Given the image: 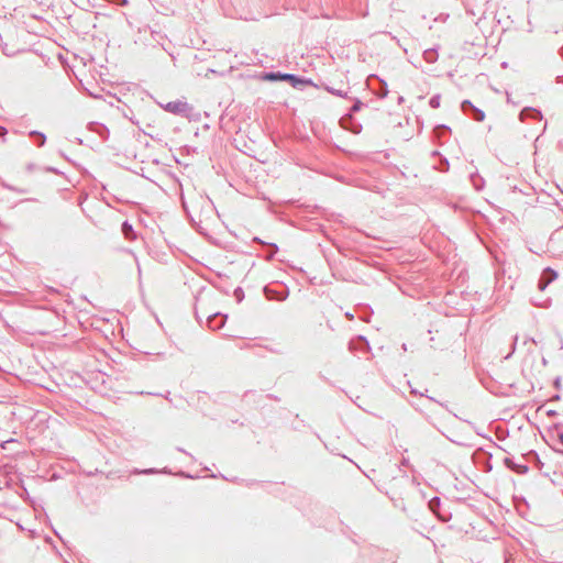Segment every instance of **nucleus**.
I'll return each mask as SVG.
<instances>
[{
	"mask_svg": "<svg viewBox=\"0 0 563 563\" xmlns=\"http://www.w3.org/2000/svg\"><path fill=\"white\" fill-rule=\"evenodd\" d=\"M164 109L174 114L187 115L191 110V107L184 100H175L166 103Z\"/></svg>",
	"mask_w": 563,
	"mask_h": 563,
	"instance_id": "nucleus-1",
	"label": "nucleus"
},
{
	"mask_svg": "<svg viewBox=\"0 0 563 563\" xmlns=\"http://www.w3.org/2000/svg\"><path fill=\"white\" fill-rule=\"evenodd\" d=\"M556 277H558V274H556L553 269H551V268H547V269L543 272V274H542V276H541V278H540V282H539V289H540L541 291H543V290L547 288V286H548L550 283H552Z\"/></svg>",
	"mask_w": 563,
	"mask_h": 563,
	"instance_id": "nucleus-2",
	"label": "nucleus"
},
{
	"mask_svg": "<svg viewBox=\"0 0 563 563\" xmlns=\"http://www.w3.org/2000/svg\"><path fill=\"white\" fill-rule=\"evenodd\" d=\"M280 80H288L290 81L292 85H296L298 82H301V80L297 79L295 76L292 75H289V74H284L282 76H279Z\"/></svg>",
	"mask_w": 563,
	"mask_h": 563,
	"instance_id": "nucleus-3",
	"label": "nucleus"
},
{
	"mask_svg": "<svg viewBox=\"0 0 563 563\" xmlns=\"http://www.w3.org/2000/svg\"><path fill=\"white\" fill-rule=\"evenodd\" d=\"M279 76H280L279 74L271 73V74L265 75L264 79L265 80H277V79H280Z\"/></svg>",
	"mask_w": 563,
	"mask_h": 563,
	"instance_id": "nucleus-4",
	"label": "nucleus"
},
{
	"mask_svg": "<svg viewBox=\"0 0 563 563\" xmlns=\"http://www.w3.org/2000/svg\"><path fill=\"white\" fill-rule=\"evenodd\" d=\"M560 441L563 444V434L560 435Z\"/></svg>",
	"mask_w": 563,
	"mask_h": 563,
	"instance_id": "nucleus-5",
	"label": "nucleus"
}]
</instances>
